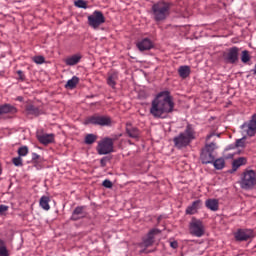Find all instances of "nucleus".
<instances>
[{"mask_svg": "<svg viewBox=\"0 0 256 256\" xmlns=\"http://www.w3.org/2000/svg\"><path fill=\"white\" fill-rule=\"evenodd\" d=\"M175 111V102L169 92H160L152 101L150 113L155 119H167Z\"/></svg>", "mask_w": 256, "mask_h": 256, "instance_id": "nucleus-1", "label": "nucleus"}, {"mask_svg": "<svg viewBox=\"0 0 256 256\" xmlns=\"http://www.w3.org/2000/svg\"><path fill=\"white\" fill-rule=\"evenodd\" d=\"M171 7L173 3L165 0H160L152 5V15L154 21L157 23L165 21L169 15H171Z\"/></svg>", "mask_w": 256, "mask_h": 256, "instance_id": "nucleus-2", "label": "nucleus"}, {"mask_svg": "<svg viewBox=\"0 0 256 256\" xmlns=\"http://www.w3.org/2000/svg\"><path fill=\"white\" fill-rule=\"evenodd\" d=\"M193 139H195V130L191 124H188L184 132H181L178 136L173 138L174 147H176V149H183L187 147Z\"/></svg>", "mask_w": 256, "mask_h": 256, "instance_id": "nucleus-3", "label": "nucleus"}, {"mask_svg": "<svg viewBox=\"0 0 256 256\" xmlns=\"http://www.w3.org/2000/svg\"><path fill=\"white\" fill-rule=\"evenodd\" d=\"M240 187L246 191L253 189L256 186L255 170H245L240 176Z\"/></svg>", "mask_w": 256, "mask_h": 256, "instance_id": "nucleus-4", "label": "nucleus"}, {"mask_svg": "<svg viewBox=\"0 0 256 256\" xmlns=\"http://www.w3.org/2000/svg\"><path fill=\"white\" fill-rule=\"evenodd\" d=\"M159 233H161V230L157 228H154L148 232V234L139 244V247L142 248V250H140V253H153V250H147V248L153 246V243H155V235H159Z\"/></svg>", "mask_w": 256, "mask_h": 256, "instance_id": "nucleus-5", "label": "nucleus"}, {"mask_svg": "<svg viewBox=\"0 0 256 256\" xmlns=\"http://www.w3.org/2000/svg\"><path fill=\"white\" fill-rule=\"evenodd\" d=\"M241 134L246 137H255L256 135V114H253L249 121L244 122L241 126Z\"/></svg>", "mask_w": 256, "mask_h": 256, "instance_id": "nucleus-6", "label": "nucleus"}, {"mask_svg": "<svg viewBox=\"0 0 256 256\" xmlns=\"http://www.w3.org/2000/svg\"><path fill=\"white\" fill-rule=\"evenodd\" d=\"M105 15H103V12L96 10L91 15L88 16V25L92 29H97L98 27H101L103 23H105Z\"/></svg>", "mask_w": 256, "mask_h": 256, "instance_id": "nucleus-7", "label": "nucleus"}, {"mask_svg": "<svg viewBox=\"0 0 256 256\" xmlns=\"http://www.w3.org/2000/svg\"><path fill=\"white\" fill-rule=\"evenodd\" d=\"M113 139L112 138H104L98 142L96 147L98 155H109V153H113Z\"/></svg>", "mask_w": 256, "mask_h": 256, "instance_id": "nucleus-8", "label": "nucleus"}, {"mask_svg": "<svg viewBox=\"0 0 256 256\" xmlns=\"http://www.w3.org/2000/svg\"><path fill=\"white\" fill-rule=\"evenodd\" d=\"M85 125H100L101 127H108L111 125V118L108 116L94 115L88 117L85 122Z\"/></svg>", "mask_w": 256, "mask_h": 256, "instance_id": "nucleus-9", "label": "nucleus"}, {"mask_svg": "<svg viewBox=\"0 0 256 256\" xmlns=\"http://www.w3.org/2000/svg\"><path fill=\"white\" fill-rule=\"evenodd\" d=\"M189 232L193 237H203L205 235V226L201 220L193 218L189 224Z\"/></svg>", "mask_w": 256, "mask_h": 256, "instance_id": "nucleus-10", "label": "nucleus"}, {"mask_svg": "<svg viewBox=\"0 0 256 256\" xmlns=\"http://www.w3.org/2000/svg\"><path fill=\"white\" fill-rule=\"evenodd\" d=\"M223 59L226 63L231 65L239 61V48L237 46L231 47L223 53Z\"/></svg>", "mask_w": 256, "mask_h": 256, "instance_id": "nucleus-11", "label": "nucleus"}, {"mask_svg": "<svg viewBox=\"0 0 256 256\" xmlns=\"http://www.w3.org/2000/svg\"><path fill=\"white\" fill-rule=\"evenodd\" d=\"M255 237V232L252 229H238L234 233V238L236 241H249Z\"/></svg>", "mask_w": 256, "mask_h": 256, "instance_id": "nucleus-12", "label": "nucleus"}, {"mask_svg": "<svg viewBox=\"0 0 256 256\" xmlns=\"http://www.w3.org/2000/svg\"><path fill=\"white\" fill-rule=\"evenodd\" d=\"M42 113L41 109L33 104L26 105L24 109V115L30 119H32V117H39Z\"/></svg>", "mask_w": 256, "mask_h": 256, "instance_id": "nucleus-13", "label": "nucleus"}, {"mask_svg": "<svg viewBox=\"0 0 256 256\" xmlns=\"http://www.w3.org/2000/svg\"><path fill=\"white\" fill-rule=\"evenodd\" d=\"M85 217H87V212H85V206H78L74 209L71 220L79 221V219H83Z\"/></svg>", "mask_w": 256, "mask_h": 256, "instance_id": "nucleus-14", "label": "nucleus"}, {"mask_svg": "<svg viewBox=\"0 0 256 256\" xmlns=\"http://www.w3.org/2000/svg\"><path fill=\"white\" fill-rule=\"evenodd\" d=\"M136 46L138 47L139 51H150V49H153V41H151L149 38H144L137 42Z\"/></svg>", "mask_w": 256, "mask_h": 256, "instance_id": "nucleus-15", "label": "nucleus"}, {"mask_svg": "<svg viewBox=\"0 0 256 256\" xmlns=\"http://www.w3.org/2000/svg\"><path fill=\"white\" fill-rule=\"evenodd\" d=\"M37 139L42 145H50L55 141V134H37Z\"/></svg>", "mask_w": 256, "mask_h": 256, "instance_id": "nucleus-16", "label": "nucleus"}, {"mask_svg": "<svg viewBox=\"0 0 256 256\" xmlns=\"http://www.w3.org/2000/svg\"><path fill=\"white\" fill-rule=\"evenodd\" d=\"M201 207H203V201H194L190 206L186 208V215H195V213H197Z\"/></svg>", "mask_w": 256, "mask_h": 256, "instance_id": "nucleus-17", "label": "nucleus"}, {"mask_svg": "<svg viewBox=\"0 0 256 256\" xmlns=\"http://www.w3.org/2000/svg\"><path fill=\"white\" fill-rule=\"evenodd\" d=\"M200 159L204 165L212 164L215 161V153L207 152L202 150Z\"/></svg>", "mask_w": 256, "mask_h": 256, "instance_id": "nucleus-18", "label": "nucleus"}, {"mask_svg": "<svg viewBox=\"0 0 256 256\" xmlns=\"http://www.w3.org/2000/svg\"><path fill=\"white\" fill-rule=\"evenodd\" d=\"M17 108L11 104L0 105V116L1 115H15Z\"/></svg>", "mask_w": 256, "mask_h": 256, "instance_id": "nucleus-19", "label": "nucleus"}, {"mask_svg": "<svg viewBox=\"0 0 256 256\" xmlns=\"http://www.w3.org/2000/svg\"><path fill=\"white\" fill-rule=\"evenodd\" d=\"M119 80V74L117 72H112L108 74L107 85L112 89H115V85H117V81Z\"/></svg>", "mask_w": 256, "mask_h": 256, "instance_id": "nucleus-20", "label": "nucleus"}, {"mask_svg": "<svg viewBox=\"0 0 256 256\" xmlns=\"http://www.w3.org/2000/svg\"><path fill=\"white\" fill-rule=\"evenodd\" d=\"M81 57L82 56L80 54H75V55H72V56L66 58L64 62L69 67H73V65H77V63H79V61H81Z\"/></svg>", "mask_w": 256, "mask_h": 256, "instance_id": "nucleus-21", "label": "nucleus"}, {"mask_svg": "<svg viewBox=\"0 0 256 256\" xmlns=\"http://www.w3.org/2000/svg\"><path fill=\"white\" fill-rule=\"evenodd\" d=\"M205 205L210 211H219V200L217 199H208L206 200Z\"/></svg>", "mask_w": 256, "mask_h": 256, "instance_id": "nucleus-22", "label": "nucleus"}, {"mask_svg": "<svg viewBox=\"0 0 256 256\" xmlns=\"http://www.w3.org/2000/svg\"><path fill=\"white\" fill-rule=\"evenodd\" d=\"M178 74L182 79H187L191 75V67L189 66H180L178 69Z\"/></svg>", "mask_w": 256, "mask_h": 256, "instance_id": "nucleus-23", "label": "nucleus"}, {"mask_svg": "<svg viewBox=\"0 0 256 256\" xmlns=\"http://www.w3.org/2000/svg\"><path fill=\"white\" fill-rule=\"evenodd\" d=\"M247 163V159L245 157H240L235 159L232 163V171H237L239 167L245 165Z\"/></svg>", "mask_w": 256, "mask_h": 256, "instance_id": "nucleus-24", "label": "nucleus"}, {"mask_svg": "<svg viewBox=\"0 0 256 256\" xmlns=\"http://www.w3.org/2000/svg\"><path fill=\"white\" fill-rule=\"evenodd\" d=\"M49 201H51V199L49 198V196H42L40 198V207H42V209H44V211H49V209H51V206L49 205Z\"/></svg>", "mask_w": 256, "mask_h": 256, "instance_id": "nucleus-25", "label": "nucleus"}, {"mask_svg": "<svg viewBox=\"0 0 256 256\" xmlns=\"http://www.w3.org/2000/svg\"><path fill=\"white\" fill-rule=\"evenodd\" d=\"M79 84V77L73 76L72 79L68 80L65 84V89H75Z\"/></svg>", "mask_w": 256, "mask_h": 256, "instance_id": "nucleus-26", "label": "nucleus"}, {"mask_svg": "<svg viewBox=\"0 0 256 256\" xmlns=\"http://www.w3.org/2000/svg\"><path fill=\"white\" fill-rule=\"evenodd\" d=\"M214 165V168L217 169V170H221V169H224L225 168V159L223 158H218L215 160H213V163Z\"/></svg>", "mask_w": 256, "mask_h": 256, "instance_id": "nucleus-27", "label": "nucleus"}, {"mask_svg": "<svg viewBox=\"0 0 256 256\" xmlns=\"http://www.w3.org/2000/svg\"><path fill=\"white\" fill-rule=\"evenodd\" d=\"M97 141V135L95 134H87L84 139V143L86 145H93Z\"/></svg>", "mask_w": 256, "mask_h": 256, "instance_id": "nucleus-28", "label": "nucleus"}, {"mask_svg": "<svg viewBox=\"0 0 256 256\" xmlns=\"http://www.w3.org/2000/svg\"><path fill=\"white\" fill-rule=\"evenodd\" d=\"M129 137H131L132 139H137V137H139V129L137 128H127L126 129Z\"/></svg>", "mask_w": 256, "mask_h": 256, "instance_id": "nucleus-29", "label": "nucleus"}, {"mask_svg": "<svg viewBox=\"0 0 256 256\" xmlns=\"http://www.w3.org/2000/svg\"><path fill=\"white\" fill-rule=\"evenodd\" d=\"M215 149H217V144L212 142L210 144H206L202 151H206L208 153H215Z\"/></svg>", "mask_w": 256, "mask_h": 256, "instance_id": "nucleus-30", "label": "nucleus"}, {"mask_svg": "<svg viewBox=\"0 0 256 256\" xmlns=\"http://www.w3.org/2000/svg\"><path fill=\"white\" fill-rule=\"evenodd\" d=\"M0 256H9V250H7V246H5L3 240H0Z\"/></svg>", "mask_w": 256, "mask_h": 256, "instance_id": "nucleus-31", "label": "nucleus"}, {"mask_svg": "<svg viewBox=\"0 0 256 256\" xmlns=\"http://www.w3.org/2000/svg\"><path fill=\"white\" fill-rule=\"evenodd\" d=\"M241 61L242 63H245V64L251 61V55H249V51L247 50L242 51Z\"/></svg>", "mask_w": 256, "mask_h": 256, "instance_id": "nucleus-32", "label": "nucleus"}, {"mask_svg": "<svg viewBox=\"0 0 256 256\" xmlns=\"http://www.w3.org/2000/svg\"><path fill=\"white\" fill-rule=\"evenodd\" d=\"M29 154V147L22 146L18 149V155L19 157H26V155Z\"/></svg>", "mask_w": 256, "mask_h": 256, "instance_id": "nucleus-33", "label": "nucleus"}, {"mask_svg": "<svg viewBox=\"0 0 256 256\" xmlns=\"http://www.w3.org/2000/svg\"><path fill=\"white\" fill-rule=\"evenodd\" d=\"M74 5L78 9H87V3L84 0H77L74 2Z\"/></svg>", "mask_w": 256, "mask_h": 256, "instance_id": "nucleus-34", "label": "nucleus"}, {"mask_svg": "<svg viewBox=\"0 0 256 256\" xmlns=\"http://www.w3.org/2000/svg\"><path fill=\"white\" fill-rule=\"evenodd\" d=\"M12 163L15 165V167H22L23 166V159L21 156H18L16 158L12 159Z\"/></svg>", "mask_w": 256, "mask_h": 256, "instance_id": "nucleus-35", "label": "nucleus"}, {"mask_svg": "<svg viewBox=\"0 0 256 256\" xmlns=\"http://www.w3.org/2000/svg\"><path fill=\"white\" fill-rule=\"evenodd\" d=\"M34 63H36L37 65H43V63H45V57L43 56H35L33 58Z\"/></svg>", "mask_w": 256, "mask_h": 256, "instance_id": "nucleus-36", "label": "nucleus"}, {"mask_svg": "<svg viewBox=\"0 0 256 256\" xmlns=\"http://www.w3.org/2000/svg\"><path fill=\"white\" fill-rule=\"evenodd\" d=\"M245 141H247V136L244 135V137L236 140V147H245Z\"/></svg>", "mask_w": 256, "mask_h": 256, "instance_id": "nucleus-37", "label": "nucleus"}, {"mask_svg": "<svg viewBox=\"0 0 256 256\" xmlns=\"http://www.w3.org/2000/svg\"><path fill=\"white\" fill-rule=\"evenodd\" d=\"M16 75H18L17 79L18 81H25L26 76H25V72H23L22 70H17L16 71Z\"/></svg>", "mask_w": 256, "mask_h": 256, "instance_id": "nucleus-38", "label": "nucleus"}, {"mask_svg": "<svg viewBox=\"0 0 256 256\" xmlns=\"http://www.w3.org/2000/svg\"><path fill=\"white\" fill-rule=\"evenodd\" d=\"M103 187H106V189H111L113 187V182L111 180H104L102 183Z\"/></svg>", "mask_w": 256, "mask_h": 256, "instance_id": "nucleus-39", "label": "nucleus"}, {"mask_svg": "<svg viewBox=\"0 0 256 256\" xmlns=\"http://www.w3.org/2000/svg\"><path fill=\"white\" fill-rule=\"evenodd\" d=\"M107 161H109V157H103L100 160V167H107Z\"/></svg>", "mask_w": 256, "mask_h": 256, "instance_id": "nucleus-40", "label": "nucleus"}, {"mask_svg": "<svg viewBox=\"0 0 256 256\" xmlns=\"http://www.w3.org/2000/svg\"><path fill=\"white\" fill-rule=\"evenodd\" d=\"M6 211H9V206L0 205V214L3 215Z\"/></svg>", "mask_w": 256, "mask_h": 256, "instance_id": "nucleus-41", "label": "nucleus"}, {"mask_svg": "<svg viewBox=\"0 0 256 256\" xmlns=\"http://www.w3.org/2000/svg\"><path fill=\"white\" fill-rule=\"evenodd\" d=\"M170 247H172V249H177V247H179V243L177 241H172L170 242Z\"/></svg>", "mask_w": 256, "mask_h": 256, "instance_id": "nucleus-42", "label": "nucleus"}, {"mask_svg": "<svg viewBox=\"0 0 256 256\" xmlns=\"http://www.w3.org/2000/svg\"><path fill=\"white\" fill-rule=\"evenodd\" d=\"M41 156H39L37 153L32 154L33 161H37V159H40Z\"/></svg>", "mask_w": 256, "mask_h": 256, "instance_id": "nucleus-43", "label": "nucleus"}, {"mask_svg": "<svg viewBox=\"0 0 256 256\" xmlns=\"http://www.w3.org/2000/svg\"><path fill=\"white\" fill-rule=\"evenodd\" d=\"M214 136H215V133L209 134V135L206 137V141H210V140H211V137H214Z\"/></svg>", "mask_w": 256, "mask_h": 256, "instance_id": "nucleus-44", "label": "nucleus"}, {"mask_svg": "<svg viewBox=\"0 0 256 256\" xmlns=\"http://www.w3.org/2000/svg\"><path fill=\"white\" fill-rule=\"evenodd\" d=\"M253 73H254V75H256V64L254 66Z\"/></svg>", "mask_w": 256, "mask_h": 256, "instance_id": "nucleus-45", "label": "nucleus"}]
</instances>
